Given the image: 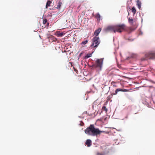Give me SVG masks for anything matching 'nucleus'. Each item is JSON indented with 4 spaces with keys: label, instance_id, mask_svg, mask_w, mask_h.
<instances>
[{
    "label": "nucleus",
    "instance_id": "obj_1",
    "mask_svg": "<svg viewBox=\"0 0 155 155\" xmlns=\"http://www.w3.org/2000/svg\"><path fill=\"white\" fill-rule=\"evenodd\" d=\"M125 26V25L124 24L115 26H109L104 29L103 31L105 32L110 31L114 33L116 32L120 33L122 31L121 29H124Z\"/></svg>",
    "mask_w": 155,
    "mask_h": 155
},
{
    "label": "nucleus",
    "instance_id": "obj_2",
    "mask_svg": "<svg viewBox=\"0 0 155 155\" xmlns=\"http://www.w3.org/2000/svg\"><path fill=\"white\" fill-rule=\"evenodd\" d=\"M85 133L88 135L94 136L97 135V129L94 124H91L84 131Z\"/></svg>",
    "mask_w": 155,
    "mask_h": 155
},
{
    "label": "nucleus",
    "instance_id": "obj_3",
    "mask_svg": "<svg viewBox=\"0 0 155 155\" xmlns=\"http://www.w3.org/2000/svg\"><path fill=\"white\" fill-rule=\"evenodd\" d=\"M146 58H141L142 61H144L147 59H153L155 58V53L150 51L147 53L145 55Z\"/></svg>",
    "mask_w": 155,
    "mask_h": 155
},
{
    "label": "nucleus",
    "instance_id": "obj_4",
    "mask_svg": "<svg viewBox=\"0 0 155 155\" xmlns=\"http://www.w3.org/2000/svg\"><path fill=\"white\" fill-rule=\"evenodd\" d=\"M95 36L92 40V44L91 45L92 48L96 47H97V30H96L94 33Z\"/></svg>",
    "mask_w": 155,
    "mask_h": 155
},
{
    "label": "nucleus",
    "instance_id": "obj_5",
    "mask_svg": "<svg viewBox=\"0 0 155 155\" xmlns=\"http://www.w3.org/2000/svg\"><path fill=\"white\" fill-rule=\"evenodd\" d=\"M103 58L97 59V72L102 70L103 62Z\"/></svg>",
    "mask_w": 155,
    "mask_h": 155
},
{
    "label": "nucleus",
    "instance_id": "obj_6",
    "mask_svg": "<svg viewBox=\"0 0 155 155\" xmlns=\"http://www.w3.org/2000/svg\"><path fill=\"white\" fill-rule=\"evenodd\" d=\"M151 98L146 97L143 99L142 103L144 104L148 105L150 104L151 103Z\"/></svg>",
    "mask_w": 155,
    "mask_h": 155
},
{
    "label": "nucleus",
    "instance_id": "obj_7",
    "mask_svg": "<svg viewBox=\"0 0 155 155\" xmlns=\"http://www.w3.org/2000/svg\"><path fill=\"white\" fill-rule=\"evenodd\" d=\"M91 141L90 139H87L86 140V142L85 143L86 145L88 147H90L91 145Z\"/></svg>",
    "mask_w": 155,
    "mask_h": 155
},
{
    "label": "nucleus",
    "instance_id": "obj_8",
    "mask_svg": "<svg viewBox=\"0 0 155 155\" xmlns=\"http://www.w3.org/2000/svg\"><path fill=\"white\" fill-rule=\"evenodd\" d=\"M141 2L139 0H137V5L139 9H140L141 7Z\"/></svg>",
    "mask_w": 155,
    "mask_h": 155
},
{
    "label": "nucleus",
    "instance_id": "obj_9",
    "mask_svg": "<svg viewBox=\"0 0 155 155\" xmlns=\"http://www.w3.org/2000/svg\"><path fill=\"white\" fill-rule=\"evenodd\" d=\"M148 88V90L149 91H151L154 90V88L152 86H147Z\"/></svg>",
    "mask_w": 155,
    "mask_h": 155
},
{
    "label": "nucleus",
    "instance_id": "obj_10",
    "mask_svg": "<svg viewBox=\"0 0 155 155\" xmlns=\"http://www.w3.org/2000/svg\"><path fill=\"white\" fill-rule=\"evenodd\" d=\"M102 17H101L99 13H97V22L101 20H102Z\"/></svg>",
    "mask_w": 155,
    "mask_h": 155
},
{
    "label": "nucleus",
    "instance_id": "obj_11",
    "mask_svg": "<svg viewBox=\"0 0 155 155\" xmlns=\"http://www.w3.org/2000/svg\"><path fill=\"white\" fill-rule=\"evenodd\" d=\"M102 111H105V113H106L107 111V109L105 106H104L102 108Z\"/></svg>",
    "mask_w": 155,
    "mask_h": 155
},
{
    "label": "nucleus",
    "instance_id": "obj_12",
    "mask_svg": "<svg viewBox=\"0 0 155 155\" xmlns=\"http://www.w3.org/2000/svg\"><path fill=\"white\" fill-rule=\"evenodd\" d=\"M102 133H104L105 134H107V132L106 131H100L97 128V135L100 134Z\"/></svg>",
    "mask_w": 155,
    "mask_h": 155
},
{
    "label": "nucleus",
    "instance_id": "obj_13",
    "mask_svg": "<svg viewBox=\"0 0 155 155\" xmlns=\"http://www.w3.org/2000/svg\"><path fill=\"white\" fill-rule=\"evenodd\" d=\"M123 89L121 88H117V89L115 91V93H114V94H117L118 92L121 91H122Z\"/></svg>",
    "mask_w": 155,
    "mask_h": 155
},
{
    "label": "nucleus",
    "instance_id": "obj_14",
    "mask_svg": "<svg viewBox=\"0 0 155 155\" xmlns=\"http://www.w3.org/2000/svg\"><path fill=\"white\" fill-rule=\"evenodd\" d=\"M51 3V2L50 1H48L46 4V8H47L48 6H50Z\"/></svg>",
    "mask_w": 155,
    "mask_h": 155
},
{
    "label": "nucleus",
    "instance_id": "obj_15",
    "mask_svg": "<svg viewBox=\"0 0 155 155\" xmlns=\"http://www.w3.org/2000/svg\"><path fill=\"white\" fill-rule=\"evenodd\" d=\"M128 20L129 22L131 24H132L133 23V19L132 18H128Z\"/></svg>",
    "mask_w": 155,
    "mask_h": 155
},
{
    "label": "nucleus",
    "instance_id": "obj_16",
    "mask_svg": "<svg viewBox=\"0 0 155 155\" xmlns=\"http://www.w3.org/2000/svg\"><path fill=\"white\" fill-rule=\"evenodd\" d=\"M61 4H62V3L60 2H59L58 4V5H57V7H56V8H59L61 7Z\"/></svg>",
    "mask_w": 155,
    "mask_h": 155
},
{
    "label": "nucleus",
    "instance_id": "obj_17",
    "mask_svg": "<svg viewBox=\"0 0 155 155\" xmlns=\"http://www.w3.org/2000/svg\"><path fill=\"white\" fill-rule=\"evenodd\" d=\"M136 12V10L135 8L134 7H133L132 8V12L134 13V14H135Z\"/></svg>",
    "mask_w": 155,
    "mask_h": 155
},
{
    "label": "nucleus",
    "instance_id": "obj_18",
    "mask_svg": "<svg viewBox=\"0 0 155 155\" xmlns=\"http://www.w3.org/2000/svg\"><path fill=\"white\" fill-rule=\"evenodd\" d=\"M88 42V41L87 40H86L85 41H83L81 43V45H85L87 44Z\"/></svg>",
    "mask_w": 155,
    "mask_h": 155
},
{
    "label": "nucleus",
    "instance_id": "obj_19",
    "mask_svg": "<svg viewBox=\"0 0 155 155\" xmlns=\"http://www.w3.org/2000/svg\"><path fill=\"white\" fill-rule=\"evenodd\" d=\"M107 153H108V152H107V153L104 152L102 153H97V155H106Z\"/></svg>",
    "mask_w": 155,
    "mask_h": 155
},
{
    "label": "nucleus",
    "instance_id": "obj_20",
    "mask_svg": "<svg viewBox=\"0 0 155 155\" xmlns=\"http://www.w3.org/2000/svg\"><path fill=\"white\" fill-rule=\"evenodd\" d=\"M137 55L136 54H132L131 55V57L132 58H136L137 57Z\"/></svg>",
    "mask_w": 155,
    "mask_h": 155
},
{
    "label": "nucleus",
    "instance_id": "obj_21",
    "mask_svg": "<svg viewBox=\"0 0 155 155\" xmlns=\"http://www.w3.org/2000/svg\"><path fill=\"white\" fill-rule=\"evenodd\" d=\"M97 102L96 101H94L93 104V107L96 108V107Z\"/></svg>",
    "mask_w": 155,
    "mask_h": 155
},
{
    "label": "nucleus",
    "instance_id": "obj_22",
    "mask_svg": "<svg viewBox=\"0 0 155 155\" xmlns=\"http://www.w3.org/2000/svg\"><path fill=\"white\" fill-rule=\"evenodd\" d=\"M63 35V33H58V35L59 37H61Z\"/></svg>",
    "mask_w": 155,
    "mask_h": 155
},
{
    "label": "nucleus",
    "instance_id": "obj_23",
    "mask_svg": "<svg viewBox=\"0 0 155 155\" xmlns=\"http://www.w3.org/2000/svg\"><path fill=\"white\" fill-rule=\"evenodd\" d=\"M84 16V15H83V16H81V15H80V16H78L79 17V18H78V20H79V21H82V17Z\"/></svg>",
    "mask_w": 155,
    "mask_h": 155
},
{
    "label": "nucleus",
    "instance_id": "obj_24",
    "mask_svg": "<svg viewBox=\"0 0 155 155\" xmlns=\"http://www.w3.org/2000/svg\"><path fill=\"white\" fill-rule=\"evenodd\" d=\"M47 20L46 19H43V24H45L47 23Z\"/></svg>",
    "mask_w": 155,
    "mask_h": 155
},
{
    "label": "nucleus",
    "instance_id": "obj_25",
    "mask_svg": "<svg viewBox=\"0 0 155 155\" xmlns=\"http://www.w3.org/2000/svg\"><path fill=\"white\" fill-rule=\"evenodd\" d=\"M101 28H99L97 29V36L99 35V33L101 32Z\"/></svg>",
    "mask_w": 155,
    "mask_h": 155
},
{
    "label": "nucleus",
    "instance_id": "obj_26",
    "mask_svg": "<svg viewBox=\"0 0 155 155\" xmlns=\"http://www.w3.org/2000/svg\"><path fill=\"white\" fill-rule=\"evenodd\" d=\"M100 40L99 37H97V46L100 44Z\"/></svg>",
    "mask_w": 155,
    "mask_h": 155
},
{
    "label": "nucleus",
    "instance_id": "obj_27",
    "mask_svg": "<svg viewBox=\"0 0 155 155\" xmlns=\"http://www.w3.org/2000/svg\"><path fill=\"white\" fill-rule=\"evenodd\" d=\"M91 54H87L86 56V57L87 58H89L90 57H91Z\"/></svg>",
    "mask_w": 155,
    "mask_h": 155
},
{
    "label": "nucleus",
    "instance_id": "obj_28",
    "mask_svg": "<svg viewBox=\"0 0 155 155\" xmlns=\"http://www.w3.org/2000/svg\"><path fill=\"white\" fill-rule=\"evenodd\" d=\"M50 53L51 54H54V52L53 51H52V50H51L50 51Z\"/></svg>",
    "mask_w": 155,
    "mask_h": 155
},
{
    "label": "nucleus",
    "instance_id": "obj_29",
    "mask_svg": "<svg viewBox=\"0 0 155 155\" xmlns=\"http://www.w3.org/2000/svg\"><path fill=\"white\" fill-rule=\"evenodd\" d=\"M127 91V90L125 89H123L122 91H123V92H126Z\"/></svg>",
    "mask_w": 155,
    "mask_h": 155
},
{
    "label": "nucleus",
    "instance_id": "obj_30",
    "mask_svg": "<svg viewBox=\"0 0 155 155\" xmlns=\"http://www.w3.org/2000/svg\"><path fill=\"white\" fill-rule=\"evenodd\" d=\"M81 124H80V125L81 126H83V125L84 124V123L82 122H81Z\"/></svg>",
    "mask_w": 155,
    "mask_h": 155
},
{
    "label": "nucleus",
    "instance_id": "obj_31",
    "mask_svg": "<svg viewBox=\"0 0 155 155\" xmlns=\"http://www.w3.org/2000/svg\"><path fill=\"white\" fill-rule=\"evenodd\" d=\"M49 24V23L48 22V23H47V27H48V26Z\"/></svg>",
    "mask_w": 155,
    "mask_h": 155
},
{
    "label": "nucleus",
    "instance_id": "obj_32",
    "mask_svg": "<svg viewBox=\"0 0 155 155\" xmlns=\"http://www.w3.org/2000/svg\"><path fill=\"white\" fill-rule=\"evenodd\" d=\"M81 6V5H80L78 7V8H79Z\"/></svg>",
    "mask_w": 155,
    "mask_h": 155
},
{
    "label": "nucleus",
    "instance_id": "obj_33",
    "mask_svg": "<svg viewBox=\"0 0 155 155\" xmlns=\"http://www.w3.org/2000/svg\"><path fill=\"white\" fill-rule=\"evenodd\" d=\"M142 32H140V33L139 34V35H142Z\"/></svg>",
    "mask_w": 155,
    "mask_h": 155
},
{
    "label": "nucleus",
    "instance_id": "obj_34",
    "mask_svg": "<svg viewBox=\"0 0 155 155\" xmlns=\"http://www.w3.org/2000/svg\"><path fill=\"white\" fill-rule=\"evenodd\" d=\"M56 48H55V49H54V51H56Z\"/></svg>",
    "mask_w": 155,
    "mask_h": 155
},
{
    "label": "nucleus",
    "instance_id": "obj_35",
    "mask_svg": "<svg viewBox=\"0 0 155 155\" xmlns=\"http://www.w3.org/2000/svg\"><path fill=\"white\" fill-rule=\"evenodd\" d=\"M93 86H94V84H93Z\"/></svg>",
    "mask_w": 155,
    "mask_h": 155
}]
</instances>
